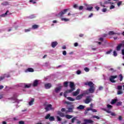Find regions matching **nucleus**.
I'll use <instances>...</instances> for the list:
<instances>
[{"instance_id": "1", "label": "nucleus", "mask_w": 124, "mask_h": 124, "mask_svg": "<svg viewBox=\"0 0 124 124\" xmlns=\"http://www.w3.org/2000/svg\"><path fill=\"white\" fill-rule=\"evenodd\" d=\"M84 85L85 86H89V87H90L89 90L85 91V93L86 94H88L89 92L90 93H94V91H95V88L94 87V84H93V81L85 82Z\"/></svg>"}, {"instance_id": "2", "label": "nucleus", "mask_w": 124, "mask_h": 124, "mask_svg": "<svg viewBox=\"0 0 124 124\" xmlns=\"http://www.w3.org/2000/svg\"><path fill=\"white\" fill-rule=\"evenodd\" d=\"M69 83H70V88H71V89L66 90L64 92L63 94L64 97H66V96H67V93H72L73 91L75 90V84H74V82L72 81H70Z\"/></svg>"}, {"instance_id": "3", "label": "nucleus", "mask_w": 124, "mask_h": 124, "mask_svg": "<svg viewBox=\"0 0 124 124\" xmlns=\"http://www.w3.org/2000/svg\"><path fill=\"white\" fill-rule=\"evenodd\" d=\"M65 104H67V105H71L70 107L68 108V111L70 113H72L73 112V110H74V105H72V102L65 101Z\"/></svg>"}, {"instance_id": "4", "label": "nucleus", "mask_w": 124, "mask_h": 124, "mask_svg": "<svg viewBox=\"0 0 124 124\" xmlns=\"http://www.w3.org/2000/svg\"><path fill=\"white\" fill-rule=\"evenodd\" d=\"M83 96H84V94L82 93L81 94L78 95L76 97V99L73 98L71 97H67V99H68L70 101H75V100H80V99H82Z\"/></svg>"}, {"instance_id": "5", "label": "nucleus", "mask_w": 124, "mask_h": 124, "mask_svg": "<svg viewBox=\"0 0 124 124\" xmlns=\"http://www.w3.org/2000/svg\"><path fill=\"white\" fill-rule=\"evenodd\" d=\"M92 101V98L91 96H86V99L84 100V102L86 104H89L90 102Z\"/></svg>"}, {"instance_id": "6", "label": "nucleus", "mask_w": 124, "mask_h": 124, "mask_svg": "<svg viewBox=\"0 0 124 124\" xmlns=\"http://www.w3.org/2000/svg\"><path fill=\"white\" fill-rule=\"evenodd\" d=\"M45 110H46V112L47 111H50V110H54V108H52V106L51 104L47 105L45 108Z\"/></svg>"}, {"instance_id": "7", "label": "nucleus", "mask_w": 124, "mask_h": 124, "mask_svg": "<svg viewBox=\"0 0 124 124\" xmlns=\"http://www.w3.org/2000/svg\"><path fill=\"white\" fill-rule=\"evenodd\" d=\"M68 10H69V9H64L63 11H61L60 13H59V16L62 17L63 15H64V14H65V13H66V12H67Z\"/></svg>"}, {"instance_id": "8", "label": "nucleus", "mask_w": 124, "mask_h": 124, "mask_svg": "<svg viewBox=\"0 0 124 124\" xmlns=\"http://www.w3.org/2000/svg\"><path fill=\"white\" fill-rule=\"evenodd\" d=\"M118 77L117 76H111L109 78V81L111 82V83H116V81L114 80V79H116Z\"/></svg>"}, {"instance_id": "9", "label": "nucleus", "mask_w": 124, "mask_h": 124, "mask_svg": "<svg viewBox=\"0 0 124 124\" xmlns=\"http://www.w3.org/2000/svg\"><path fill=\"white\" fill-rule=\"evenodd\" d=\"M92 111V112H93V113H96V112H97V110H96V109H93V108H89V109H86V110H85V114H87L88 112H89V111Z\"/></svg>"}, {"instance_id": "10", "label": "nucleus", "mask_w": 124, "mask_h": 124, "mask_svg": "<svg viewBox=\"0 0 124 124\" xmlns=\"http://www.w3.org/2000/svg\"><path fill=\"white\" fill-rule=\"evenodd\" d=\"M80 93V89H77L76 91L73 93V96H77Z\"/></svg>"}, {"instance_id": "11", "label": "nucleus", "mask_w": 124, "mask_h": 124, "mask_svg": "<svg viewBox=\"0 0 124 124\" xmlns=\"http://www.w3.org/2000/svg\"><path fill=\"white\" fill-rule=\"evenodd\" d=\"M52 87V84L51 83H46L45 84V88L46 90L50 89Z\"/></svg>"}, {"instance_id": "12", "label": "nucleus", "mask_w": 124, "mask_h": 124, "mask_svg": "<svg viewBox=\"0 0 124 124\" xmlns=\"http://www.w3.org/2000/svg\"><path fill=\"white\" fill-rule=\"evenodd\" d=\"M57 45H58V42L57 41L52 42L51 43V47H52V48H55Z\"/></svg>"}, {"instance_id": "13", "label": "nucleus", "mask_w": 124, "mask_h": 124, "mask_svg": "<svg viewBox=\"0 0 124 124\" xmlns=\"http://www.w3.org/2000/svg\"><path fill=\"white\" fill-rule=\"evenodd\" d=\"M84 122L86 123V124H93V121L89 119H85Z\"/></svg>"}, {"instance_id": "14", "label": "nucleus", "mask_w": 124, "mask_h": 124, "mask_svg": "<svg viewBox=\"0 0 124 124\" xmlns=\"http://www.w3.org/2000/svg\"><path fill=\"white\" fill-rule=\"evenodd\" d=\"M34 70L32 68H28L25 71L26 72H34Z\"/></svg>"}, {"instance_id": "15", "label": "nucleus", "mask_w": 124, "mask_h": 124, "mask_svg": "<svg viewBox=\"0 0 124 124\" xmlns=\"http://www.w3.org/2000/svg\"><path fill=\"white\" fill-rule=\"evenodd\" d=\"M122 46H123V44H120L119 45H118L116 47L117 51H120Z\"/></svg>"}, {"instance_id": "16", "label": "nucleus", "mask_w": 124, "mask_h": 124, "mask_svg": "<svg viewBox=\"0 0 124 124\" xmlns=\"http://www.w3.org/2000/svg\"><path fill=\"white\" fill-rule=\"evenodd\" d=\"M37 85H38V81L35 79L33 83V87H37Z\"/></svg>"}, {"instance_id": "17", "label": "nucleus", "mask_w": 124, "mask_h": 124, "mask_svg": "<svg viewBox=\"0 0 124 124\" xmlns=\"http://www.w3.org/2000/svg\"><path fill=\"white\" fill-rule=\"evenodd\" d=\"M77 109H78V110H84V109H85V106L83 105H79L77 108Z\"/></svg>"}, {"instance_id": "18", "label": "nucleus", "mask_w": 124, "mask_h": 124, "mask_svg": "<svg viewBox=\"0 0 124 124\" xmlns=\"http://www.w3.org/2000/svg\"><path fill=\"white\" fill-rule=\"evenodd\" d=\"M33 102H34V98H31V101H30L29 103L30 106H31V105H33Z\"/></svg>"}, {"instance_id": "19", "label": "nucleus", "mask_w": 124, "mask_h": 124, "mask_svg": "<svg viewBox=\"0 0 124 124\" xmlns=\"http://www.w3.org/2000/svg\"><path fill=\"white\" fill-rule=\"evenodd\" d=\"M39 28V26L37 24H34L32 26V29L33 30H36V29H38Z\"/></svg>"}, {"instance_id": "20", "label": "nucleus", "mask_w": 124, "mask_h": 124, "mask_svg": "<svg viewBox=\"0 0 124 124\" xmlns=\"http://www.w3.org/2000/svg\"><path fill=\"white\" fill-rule=\"evenodd\" d=\"M62 89V86L55 88V93H58Z\"/></svg>"}, {"instance_id": "21", "label": "nucleus", "mask_w": 124, "mask_h": 124, "mask_svg": "<svg viewBox=\"0 0 124 124\" xmlns=\"http://www.w3.org/2000/svg\"><path fill=\"white\" fill-rule=\"evenodd\" d=\"M108 35H114V34H118V33H115L113 31H110L108 33Z\"/></svg>"}, {"instance_id": "22", "label": "nucleus", "mask_w": 124, "mask_h": 124, "mask_svg": "<svg viewBox=\"0 0 124 124\" xmlns=\"http://www.w3.org/2000/svg\"><path fill=\"white\" fill-rule=\"evenodd\" d=\"M58 114L59 115L60 117H64V114L61 111H58Z\"/></svg>"}, {"instance_id": "23", "label": "nucleus", "mask_w": 124, "mask_h": 124, "mask_svg": "<svg viewBox=\"0 0 124 124\" xmlns=\"http://www.w3.org/2000/svg\"><path fill=\"white\" fill-rule=\"evenodd\" d=\"M63 86L65 88H67V87H68V81H65L63 83Z\"/></svg>"}, {"instance_id": "24", "label": "nucleus", "mask_w": 124, "mask_h": 124, "mask_svg": "<svg viewBox=\"0 0 124 124\" xmlns=\"http://www.w3.org/2000/svg\"><path fill=\"white\" fill-rule=\"evenodd\" d=\"M24 88L25 89H29L31 88V84H24Z\"/></svg>"}, {"instance_id": "25", "label": "nucleus", "mask_w": 124, "mask_h": 124, "mask_svg": "<svg viewBox=\"0 0 124 124\" xmlns=\"http://www.w3.org/2000/svg\"><path fill=\"white\" fill-rule=\"evenodd\" d=\"M117 100H118L117 99L112 100L111 102V104H112V105L115 104V103H116V102H117Z\"/></svg>"}, {"instance_id": "26", "label": "nucleus", "mask_w": 124, "mask_h": 124, "mask_svg": "<svg viewBox=\"0 0 124 124\" xmlns=\"http://www.w3.org/2000/svg\"><path fill=\"white\" fill-rule=\"evenodd\" d=\"M50 117H51V115L50 114H47L46 116H45V119L46 120H49L50 119Z\"/></svg>"}, {"instance_id": "27", "label": "nucleus", "mask_w": 124, "mask_h": 124, "mask_svg": "<svg viewBox=\"0 0 124 124\" xmlns=\"http://www.w3.org/2000/svg\"><path fill=\"white\" fill-rule=\"evenodd\" d=\"M8 12H9V11L7 10L5 14H3L1 15V17H5L6 15H7Z\"/></svg>"}, {"instance_id": "28", "label": "nucleus", "mask_w": 124, "mask_h": 124, "mask_svg": "<svg viewBox=\"0 0 124 124\" xmlns=\"http://www.w3.org/2000/svg\"><path fill=\"white\" fill-rule=\"evenodd\" d=\"M3 77H4V78H5V77L6 78H9V77H10V75L9 74H4L3 76H2Z\"/></svg>"}, {"instance_id": "29", "label": "nucleus", "mask_w": 124, "mask_h": 124, "mask_svg": "<svg viewBox=\"0 0 124 124\" xmlns=\"http://www.w3.org/2000/svg\"><path fill=\"white\" fill-rule=\"evenodd\" d=\"M49 120L50 122H53V121H55V118H54V116H50Z\"/></svg>"}, {"instance_id": "30", "label": "nucleus", "mask_w": 124, "mask_h": 124, "mask_svg": "<svg viewBox=\"0 0 124 124\" xmlns=\"http://www.w3.org/2000/svg\"><path fill=\"white\" fill-rule=\"evenodd\" d=\"M65 117L67 119H68L69 120L70 119H71V118H72L73 116L72 115L67 114L66 115Z\"/></svg>"}, {"instance_id": "31", "label": "nucleus", "mask_w": 124, "mask_h": 124, "mask_svg": "<svg viewBox=\"0 0 124 124\" xmlns=\"http://www.w3.org/2000/svg\"><path fill=\"white\" fill-rule=\"evenodd\" d=\"M61 20L62 21H65V22H68V21H69V19L65 18H62Z\"/></svg>"}, {"instance_id": "32", "label": "nucleus", "mask_w": 124, "mask_h": 124, "mask_svg": "<svg viewBox=\"0 0 124 124\" xmlns=\"http://www.w3.org/2000/svg\"><path fill=\"white\" fill-rule=\"evenodd\" d=\"M92 118H93V119L95 118V119H97V120H99L100 119V117H99V116H97L96 115H93L92 116Z\"/></svg>"}, {"instance_id": "33", "label": "nucleus", "mask_w": 124, "mask_h": 124, "mask_svg": "<svg viewBox=\"0 0 124 124\" xmlns=\"http://www.w3.org/2000/svg\"><path fill=\"white\" fill-rule=\"evenodd\" d=\"M119 77H120V81L121 82H122V81H123V79H124V77L123 76V75L120 74V75H119Z\"/></svg>"}, {"instance_id": "34", "label": "nucleus", "mask_w": 124, "mask_h": 124, "mask_svg": "<svg viewBox=\"0 0 124 124\" xmlns=\"http://www.w3.org/2000/svg\"><path fill=\"white\" fill-rule=\"evenodd\" d=\"M112 51H113V49H110L109 51H107L106 54L107 55H109V54H111V53H112Z\"/></svg>"}, {"instance_id": "35", "label": "nucleus", "mask_w": 124, "mask_h": 124, "mask_svg": "<svg viewBox=\"0 0 124 124\" xmlns=\"http://www.w3.org/2000/svg\"><path fill=\"white\" fill-rule=\"evenodd\" d=\"M77 117H74L72 118V119L71 120V123L72 124L74 123V122H75V121H76V119Z\"/></svg>"}, {"instance_id": "36", "label": "nucleus", "mask_w": 124, "mask_h": 124, "mask_svg": "<svg viewBox=\"0 0 124 124\" xmlns=\"http://www.w3.org/2000/svg\"><path fill=\"white\" fill-rule=\"evenodd\" d=\"M9 3L7 1H5L2 3V5H8Z\"/></svg>"}, {"instance_id": "37", "label": "nucleus", "mask_w": 124, "mask_h": 124, "mask_svg": "<svg viewBox=\"0 0 124 124\" xmlns=\"http://www.w3.org/2000/svg\"><path fill=\"white\" fill-rule=\"evenodd\" d=\"M117 89L119 91H122L123 90V87L122 86H118Z\"/></svg>"}, {"instance_id": "38", "label": "nucleus", "mask_w": 124, "mask_h": 124, "mask_svg": "<svg viewBox=\"0 0 124 124\" xmlns=\"http://www.w3.org/2000/svg\"><path fill=\"white\" fill-rule=\"evenodd\" d=\"M31 28H30L28 29H25V32H29V31H31Z\"/></svg>"}, {"instance_id": "39", "label": "nucleus", "mask_w": 124, "mask_h": 124, "mask_svg": "<svg viewBox=\"0 0 124 124\" xmlns=\"http://www.w3.org/2000/svg\"><path fill=\"white\" fill-rule=\"evenodd\" d=\"M90 108H87V109H93V104H91L90 105Z\"/></svg>"}, {"instance_id": "40", "label": "nucleus", "mask_w": 124, "mask_h": 124, "mask_svg": "<svg viewBox=\"0 0 124 124\" xmlns=\"http://www.w3.org/2000/svg\"><path fill=\"white\" fill-rule=\"evenodd\" d=\"M30 19H33V18H35V16L34 15H32L29 16Z\"/></svg>"}, {"instance_id": "41", "label": "nucleus", "mask_w": 124, "mask_h": 124, "mask_svg": "<svg viewBox=\"0 0 124 124\" xmlns=\"http://www.w3.org/2000/svg\"><path fill=\"white\" fill-rule=\"evenodd\" d=\"M84 70L86 71V72H89L90 71V69H89L88 67H85L84 68Z\"/></svg>"}, {"instance_id": "42", "label": "nucleus", "mask_w": 124, "mask_h": 124, "mask_svg": "<svg viewBox=\"0 0 124 124\" xmlns=\"http://www.w3.org/2000/svg\"><path fill=\"white\" fill-rule=\"evenodd\" d=\"M113 56L114 57H117V56H118V54L117 53V51H113Z\"/></svg>"}, {"instance_id": "43", "label": "nucleus", "mask_w": 124, "mask_h": 124, "mask_svg": "<svg viewBox=\"0 0 124 124\" xmlns=\"http://www.w3.org/2000/svg\"><path fill=\"white\" fill-rule=\"evenodd\" d=\"M123 93V91L122 90H119L117 92V94H122Z\"/></svg>"}, {"instance_id": "44", "label": "nucleus", "mask_w": 124, "mask_h": 124, "mask_svg": "<svg viewBox=\"0 0 124 124\" xmlns=\"http://www.w3.org/2000/svg\"><path fill=\"white\" fill-rule=\"evenodd\" d=\"M99 3H100L101 6H102V7H105V5H104L105 4H104V3H103L102 2H100Z\"/></svg>"}, {"instance_id": "45", "label": "nucleus", "mask_w": 124, "mask_h": 124, "mask_svg": "<svg viewBox=\"0 0 124 124\" xmlns=\"http://www.w3.org/2000/svg\"><path fill=\"white\" fill-rule=\"evenodd\" d=\"M81 73H82V72L80 70H78L77 71V74L78 75H79V74H80Z\"/></svg>"}, {"instance_id": "46", "label": "nucleus", "mask_w": 124, "mask_h": 124, "mask_svg": "<svg viewBox=\"0 0 124 124\" xmlns=\"http://www.w3.org/2000/svg\"><path fill=\"white\" fill-rule=\"evenodd\" d=\"M123 103L122 102H119L116 104L117 106H120V105H122Z\"/></svg>"}, {"instance_id": "47", "label": "nucleus", "mask_w": 124, "mask_h": 124, "mask_svg": "<svg viewBox=\"0 0 124 124\" xmlns=\"http://www.w3.org/2000/svg\"><path fill=\"white\" fill-rule=\"evenodd\" d=\"M92 9H93V7H90L87 8V10H88L89 11H91Z\"/></svg>"}, {"instance_id": "48", "label": "nucleus", "mask_w": 124, "mask_h": 124, "mask_svg": "<svg viewBox=\"0 0 124 124\" xmlns=\"http://www.w3.org/2000/svg\"><path fill=\"white\" fill-rule=\"evenodd\" d=\"M83 8H84V6H80L79 7L78 9H79V10H83Z\"/></svg>"}, {"instance_id": "49", "label": "nucleus", "mask_w": 124, "mask_h": 124, "mask_svg": "<svg viewBox=\"0 0 124 124\" xmlns=\"http://www.w3.org/2000/svg\"><path fill=\"white\" fill-rule=\"evenodd\" d=\"M19 124H25V122L23 121H20L18 122Z\"/></svg>"}, {"instance_id": "50", "label": "nucleus", "mask_w": 124, "mask_h": 124, "mask_svg": "<svg viewBox=\"0 0 124 124\" xmlns=\"http://www.w3.org/2000/svg\"><path fill=\"white\" fill-rule=\"evenodd\" d=\"M122 3H123V1H121L118 2L117 3L118 6H120V5H121V4H122Z\"/></svg>"}, {"instance_id": "51", "label": "nucleus", "mask_w": 124, "mask_h": 124, "mask_svg": "<svg viewBox=\"0 0 124 124\" xmlns=\"http://www.w3.org/2000/svg\"><path fill=\"white\" fill-rule=\"evenodd\" d=\"M57 119L59 122H61V121H62V118H60L59 116L57 117Z\"/></svg>"}, {"instance_id": "52", "label": "nucleus", "mask_w": 124, "mask_h": 124, "mask_svg": "<svg viewBox=\"0 0 124 124\" xmlns=\"http://www.w3.org/2000/svg\"><path fill=\"white\" fill-rule=\"evenodd\" d=\"M110 3V1H105V2H104V4H108Z\"/></svg>"}, {"instance_id": "53", "label": "nucleus", "mask_w": 124, "mask_h": 124, "mask_svg": "<svg viewBox=\"0 0 124 124\" xmlns=\"http://www.w3.org/2000/svg\"><path fill=\"white\" fill-rule=\"evenodd\" d=\"M112 106H111L110 105H107V108H108V109H111L112 108Z\"/></svg>"}, {"instance_id": "54", "label": "nucleus", "mask_w": 124, "mask_h": 124, "mask_svg": "<svg viewBox=\"0 0 124 124\" xmlns=\"http://www.w3.org/2000/svg\"><path fill=\"white\" fill-rule=\"evenodd\" d=\"M62 54H63L64 56H66V51H65V50L63 51V52H62Z\"/></svg>"}, {"instance_id": "55", "label": "nucleus", "mask_w": 124, "mask_h": 124, "mask_svg": "<svg viewBox=\"0 0 124 124\" xmlns=\"http://www.w3.org/2000/svg\"><path fill=\"white\" fill-rule=\"evenodd\" d=\"M115 8V6L111 5L110 7V9H114Z\"/></svg>"}, {"instance_id": "56", "label": "nucleus", "mask_w": 124, "mask_h": 124, "mask_svg": "<svg viewBox=\"0 0 124 124\" xmlns=\"http://www.w3.org/2000/svg\"><path fill=\"white\" fill-rule=\"evenodd\" d=\"M95 9H96V10L97 11H98V10H99V9H100V8L97 6H96L95 7Z\"/></svg>"}, {"instance_id": "57", "label": "nucleus", "mask_w": 124, "mask_h": 124, "mask_svg": "<svg viewBox=\"0 0 124 124\" xmlns=\"http://www.w3.org/2000/svg\"><path fill=\"white\" fill-rule=\"evenodd\" d=\"M3 79H4V77H0V81H2V80H3Z\"/></svg>"}, {"instance_id": "58", "label": "nucleus", "mask_w": 124, "mask_h": 124, "mask_svg": "<svg viewBox=\"0 0 124 124\" xmlns=\"http://www.w3.org/2000/svg\"><path fill=\"white\" fill-rule=\"evenodd\" d=\"M77 7H78V5L75 4V5H74L73 6V8H77Z\"/></svg>"}, {"instance_id": "59", "label": "nucleus", "mask_w": 124, "mask_h": 124, "mask_svg": "<svg viewBox=\"0 0 124 124\" xmlns=\"http://www.w3.org/2000/svg\"><path fill=\"white\" fill-rule=\"evenodd\" d=\"M106 11H107V9L104 8V9H102V12H106Z\"/></svg>"}, {"instance_id": "60", "label": "nucleus", "mask_w": 124, "mask_h": 124, "mask_svg": "<svg viewBox=\"0 0 124 124\" xmlns=\"http://www.w3.org/2000/svg\"><path fill=\"white\" fill-rule=\"evenodd\" d=\"M118 119L119 121H122V120H123V117H122V116H120Z\"/></svg>"}, {"instance_id": "61", "label": "nucleus", "mask_w": 124, "mask_h": 124, "mask_svg": "<svg viewBox=\"0 0 124 124\" xmlns=\"http://www.w3.org/2000/svg\"><path fill=\"white\" fill-rule=\"evenodd\" d=\"M78 43H75L74 44V46L75 47H77V46H78Z\"/></svg>"}, {"instance_id": "62", "label": "nucleus", "mask_w": 124, "mask_h": 124, "mask_svg": "<svg viewBox=\"0 0 124 124\" xmlns=\"http://www.w3.org/2000/svg\"><path fill=\"white\" fill-rule=\"evenodd\" d=\"M65 108H62L61 109V111L62 112H65Z\"/></svg>"}, {"instance_id": "63", "label": "nucleus", "mask_w": 124, "mask_h": 124, "mask_svg": "<svg viewBox=\"0 0 124 124\" xmlns=\"http://www.w3.org/2000/svg\"><path fill=\"white\" fill-rule=\"evenodd\" d=\"M103 40H104L103 38L101 37L99 39V41H103Z\"/></svg>"}, {"instance_id": "64", "label": "nucleus", "mask_w": 124, "mask_h": 124, "mask_svg": "<svg viewBox=\"0 0 124 124\" xmlns=\"http://www.w3.org/2000/svg\"><path fill=\"white\" fill-rule=\"evenodd\" d=\"M111 115L113 116H116V114H115V113H113V112H111Z\"/></svg>"}]
</instances>
